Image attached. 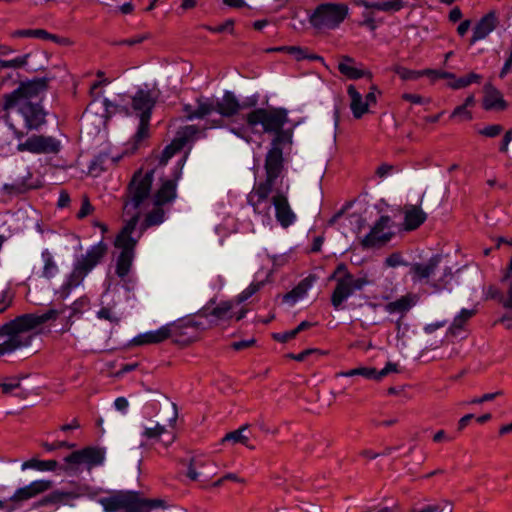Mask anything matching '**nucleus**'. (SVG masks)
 I'll use <instances>...</instances> for the list:
<instances>
[{"mask_svg":"<svg viewBox=\"0 0 512 512\" xmlns=\"http://www.w3.org/2000/svg\"><path fill=\"white\" fill-rule=\"evenodd\" d=\"M288 110L284 107L256 108L244 116L247 126L257 133V126L262 127V133L272 134L273 138L282 137V141L293 143V128H285L290 122Z\"/></svg>","mask_w":512,"mask_h":512,"instance_id":"nucleus-2","label":"nucleus"},{"mask_svg":"<svg viewBox=\"0 0 512 512\" xmlns=\"http://www.w3.org/2000/svg\"><path fill=\"white\" fill-rule=\"evenodd\" d=\"M248 426L244 425L240 428L233 430L229 433H227L224 438L222 439L223 443L225 442H232V443H240L248 447V441L249 438L247 435L244 434V432L247 430Z\"/></svg>","mask_w":512,"mask_h":512,"instance_id":"nucleus-46","label":"nucleus"},{"mask_svg":"<svg viewBox=\"0 0 512 512\" xmlns=\"http://www.w3.org/2000/svg\"><path fill=\"white\" fill-rule=\"evenodd\" d=\"M213 111H215V104H213L209 99L204 101L198 100L196 109H193L190 104H186L184 106V112L186 113L187 119L190 121L203 119L210 115Z\"/></svg>","mask_w":512,"mask_h":512,"instance_id":"nucleus-31","label":"nucleus"},{"mask_svg":"<svg viewBox=\"0 0 512 512\" xmlns=\"http://www.w3.org/2000/svg\"><path fill=\"white\" fill-rule=\"evenodd\" d=\"M75 446H76L75 443H71V442H68V441H65V440H58V441H55L53 443L45 442L43 444V448L47 452H52V451H55V450L61 449V448L73 449Z\"/></svg>","mask_w":512,"mask_h":512,"instance_id":"nucleus-60","label":"nucleus"},{"mask_svg":"<svg viewBox=\"0 0 512 512\" xmlns=\"http://www.w3.org/2000/svg\"><path fill=\"white\" fill-rule=\"evenodd\" d=\"M476 314L475 309L462 308L453 318L452 323L448 328V332L454 336L458 335L459 331L463 330L466 323Z\"/></svg>","mask_w":512,"mask_h":512,"instance_id":"nucleus-34","label":"nucleus"},{"mask_svg":"<svg viewBox=\"0 0 512 512\" xmlns=\"http://www.w3.org/2000/svg\"><path fill=\"white\" fill-rule=\"evenodd\" d=\"M151 120H139L138 128L133 136V143L138 147L149 136V127Z\"/></svg>","mask_w":512,"mask_h":512,"instance_id":"nucleus-48","label":"nucleus"},{"mask_svg":"<svg viewBox=\"0 0 512 512\" xmlns=\"http://www.w3.org/2000/svg\"><path fill=\"white\" fill-rule=\"evenodd\" d=\"M165 221V211L163 210L162 206H155V208L148 212L144 221L141 224V232L145 231L146 229L153 227V226H159Z\"/></svg>","mask_w":512,"mask_h":512,"instance_id":"nucleus-36","label":"nucleus"},{"mask_svg":"<svg viewBox=\"0 0 512 512\" xmlns=\"http://www.w3.org/2000/svg\"><path fill=\"white\" fill-rule=\"evenodd\" d=\"M41 257L44 262L41 277L50 280L58 274L59 268L54 261L53 255L49 252L48 249H44L42 251Z\"/></svg>","mask_w":512,"mask_h":512,"instance_id":"nucleus-37","label":"nucleus"},{"mask_svg":"<svg viewBox=\"0 0 512 512\" xmlns=\"http://www.w3.org/2000/svg\"><path fill=\"white\" fill-rule=\"evenodd\" d=\"M158 100V94L150 89L138 88L130 97L127 104H117L108 98H104L102 105L104 117L112 118L116 113L125 116L135 115L139 120H151L153 109Z\"/></svg>","mask_w":512,"mask_h":512,"instance_id":"nucleus-4","label":"nucleus"},{"mask_svg":"<svg viewBox=\"0 0 512 512\" xmlns=\"http://www.w3.org/2000/svg\"><path fill=\"white\" fill-rule=\"evenodd\" d=\"M502 131L503 127L500 124H492L479 130V134L485 137L494 138L500 135Z\"/></svg>","mask_w":512,"mask_h":512,"instance_id":"nucleus-63","label":"nucleus"},{"mask_svg":"<svg viewBox=\"0 0 512 512\" xmlns=\"http://www.w3.org/2000/svg\"><path fill=\"white\" fill-rule=\"evenodd\" d=\"M89 490L90 487L88 485L77 486L73 491H64L60 489L53 490L49 494H46L39 500L35 501L32 505V509L49 506H54L56 508H59L60 506H69L74 508L76 507L74 501L87 495Z\"/></svg>","mask_w":512,"mask_h":512,"instance_id":"nucleus-12","label":"nucleus"},{"mask_svg":"<svg viewBox=\"0 0 512 512\" xmlns=\"http://www.w3.org/2000/svg\"><path fill=\"white\" fill-rule=\"evenodd\" d=\"M64 314L65 310L62 309V307L51 308L41 315L35 314L36 325L39 327L47 322L55 321L59 317H62V320L64 321Z\"/></svg>","mask_w":512,"mask_h":512,"instance_id":"nucleus-44","label":"nucleus"},{"mask_svg":"<svg viewBox=\"0 0 512 512\" xmlns=\"http://www.w3.org/2000/svg\"><path fill=\"white\" fill-rule=\"evenodd\" d=\"M272 205L275 208V217L283 228H288L296 222L297 216L284 194L277 193L272 199Z\"/></svg>","mask_w":512,"mask_h":512,"instance_id":"nucleus-18","label":"nucleus"},{"mask_svg":"<svg viewBox=\"0 0 512 512\" xmlns=\"http://www.w3.org/2000/svg\"><path fill=\"white\" fill-rule=\"evenodd\" d=\"M337 376L341 377H354V376H362L366 379L378 380L377 369L373 367H358L354 369H350L348 371H342L337 374Z\"/></svg>","mask_w":512,"mask_h":512,"instance_id":"nucleus-41","label":"nucleus"},{"mask_svg":"<svg viewBox=\"0 0 512 512\" xmlns=\"http://www.w3.org/2000/svg\"><path fill=\"white\" fill-rule=\"evenodd\" d=\"M137 242L138 240L135 239L132 234H124L120 232L116 237L115 246L120 248L121 251L135 253Z\"/></svg>","mask_w":512,"mask_h":512,"instance_id":"nucleus-43","label":"nucleus"},{"mask_svg":"<svg viewBox=\"0 0 512 512\" xmlns=\"http://www.w3.org/2000/svg\"><path fill=\"white\" fill-rule=\"evenodd\" d=\"M104 512H151L154 509H165V501L140 497L136 491L119 492L99 499Z\"/></svg>","mask_w":512,"mask_h":512,"instance_id":"nucleus-5","label":"nucleus"},{"mask_svg":"<svg viewBox=\"0 0 512 512\" xmlns=\"http://www.w3.org/2000/svg\"><path fill=\"white\" fill-rule=\"evenodd\" d=\"M199 462L197 460H192L191 463L189 464L188 468H187V477L190 479V480H193V481H196L198 480L201 476H205L206 479H208V477L210 476V474H205L203 472H199L196 470V467L199 466Z\"/></svg>","mask_w":512,"mask_h":512,"instance_id":"nucleus-62","label":"nucleus"},{"mask_svg":"<svg viewBox=\"0 0 512 512\" xmlns=\"http://www.w3.org/2000/svg\"><path fill=\"white\" fill-rule=\"evenodd\" d=\"M353 291L345 276L337 279L336 286L331 295V304L335 310H342L344 302L353 295Z\"/></svg>","mask_w":512,"mask_h":512,"instance_id":"nucleus-27","label":"nucleus"},{"mask_svg":"<svg viewBox=\"0 0 512 512\" xmlns=\"http://www.w3.org/2000/svg\"><path fill=\"white\" fill-rule=\"evenodd\" d=\"M89 305V299L86 296L79 297L70 306L63 305L65 310L63 330L67 331L73 325L75 319L80 318Z\"/></svg>","mask_w":512,"mask_h":512,"instance_id":"nucleus-26","label":"nucleus"},{"mask_svg":"<svg viewBox=\"0 0 512 512\" xmlns=\"http://www.w3.org/2000/svg\"><path fill=\"white\" fill-rule=\"evenodd\" d=\"M135 253L121 251L116 260L115 273L120 279L128 277L133 266Z\"/></svg>","mask_w":512,"mask_h":512,"instance_id":"nucleus-33","label":"nucleus"},{"mask_svg":"<svg viewBox=\"0 0 512 512\" xmlns=\"http://www.w3.org/2000/svg\"><path fill=\"white\" fill-rule=\"evenodd\" d=\"M234 24H235L234 20L230 18V19H227L224 23H222L220 25H217V26L206 25V26H204V28L214 34H220V33H224V32L233 34L234 33Z\"/></svg>","mask_w":512,"mask_h":512,"instance_id":"nucleus-52","label":"nucleus"},{"mask_svg":"<svg viewBox=\"0 0 512 512\" xmlns=\"http://www.w3.org/2000/svg\"><path fill=\"white\" fill-rule=\"evenodd\" d=\"M19 349V342L15 341L14 339H10V337H7L4 342L0 343V356L11 354Z\"/></svg>","mask_w":512,"mask_h":512,"instance_id":"nucleus-56","label":"nucleus"},{"mask_svg":"<svg viewBox=\"0 0 512 512\" xmlns=\"http://www.w3.org/2000/svg\"><path fill=\"white\" fill-rule=\"evenodd\" d=\"M483 108L487 111H503L508 108V102L503 98L501 91L490 82L484 85Z\"/></svg>","mask_w":512,"mask_h":512,"instance_id":"nucleus-23","label":"nucleus"},{"mask_svg":"<svg viewBox=\"0 0 512 512\" xmlns=\"http://www.w3.org/2000/svg\"><path fill=\"white\" fill-rule=\"evenodd\" d=\"M154 173L153 169L148 170L145 173L142 169H138L133 174L132 179L127 186L129 199L125 201L124 211L126 214H130L131 211H133L134 214L126 222L121 233L133 234L135 231L140 220V213L138 212V209L151 195Z\"/></svg>","mask_w":512,"mask_h":512,"instance_id":"nucleus-3","label":"nucleus"},{"mask_svg":"<svg viewBox=\"0 0 512 512\" xmlns=\"http://www.w3.org/2000/svg\"><path fill=\"white\" fill-rule=\"evenodd\" d=\"M347 94L351 99L350 109L354 118L361 119L369 112L368 103L363 100L361 93L357 91L353 84L347 87Z\"/></svg>","mask_w":512,"mask_h":512,"instance_id":"nucleus-30","label":"nucleus"},{"mask_svg":"<svg viewBox=\"0 0 512 512\" xmlns=\"http://www.w3.org/2000/svg\"><path fill=\"white\" fill-rule=\"evenodd\" d=\"M3 110L16 114L22 120V130L27 132H41L48 124L49 111L41 100L21 103L3 101Z\"/></svg>","mask_w":512,"mask_h":512,"instance_id":"nucleus-7","label":"nucleus"},{"mask_svg":"<svg viewBox=\"0 0 512 512\" xmlns=\"http://www.w3.org/2000/svg\"><path fill=\"white\" fill-rule=\"evenodd\" d=\"M498 20L494 11L484 15L473 28V35L469 41L472 46L476 42L485 39L497 26Z\"/></svg>","mask_w":512,"mask_h":512,"instance_id":"nucleus-24","label":"nucleus"},{"mask_svg":"<svg viewBox=\"0 0 512 512\" xmlns=\"http://www.w3.org/2000/svg\"><path fill=\"white\" fill-rule=\"evenodd\" d=\"M385 265L396 268L399 266H409L410 264L402 257L400 252H393L385 259Z\"/></svg>","mask_w":512,"mask_h":512,"instance_id":"nucleus-54","label":"nucleus"},{"mask_svg":"<svg viewBox=\"0 0 512 512\" xmlns=\"http://www.w3.org/2000/svg\"><path fill=\"white\" fill-rule=\"evenodd\" d=\"M349 12L343 3H321L309 15L311 26L317 30H334L345 20Z\"/></svg>","mask_w":512,"mask_h":512,"instance_id":"nucleus-9","label":"nucleus"},{"mask_svg":"<svg viewBox=\"0 0 512 512\" xmlns=\"http://www.w3.org/2000/svg\"><path fill=\"white\" fill-rule=\"evenodd\" d=\"M15 38H38L43 40H50L52 42L62 44L66 39L61 38L55 34H51L44 29H20L12 33Z\"/></svg>","mask_w":512,"mask_h":512,"instance_id":"nucleus-32","label":"nucleus"},{"mask_svg":"<svg viewBox=\"0 0 512 512\" xmlns=\"http://www.w3.org/2000/svg\"><path fill=\"white\" fill-rule=\"evenodd\" d=\"M263 286V282H252L245 288L235 299L236 304L239 305L247 301Z\"/></svg>","mask_w":512,"mask_h":512,"instance_id":"nucleus-49","label":"nucleus"},{"mask_svg":"<svg viewBox=\"0 0 512 512\" xmlns=\"http://www.w3.org/2000/svg\"><path fill=\"white\" fill-rule=\"evenodd\" d=\"M165 431H166V428L163 425H160L159 423H157L154 427H146L144 429L142 435L148 439H157Z\"/></svg>","mask_w":512,"mask_h":512,"instance_id":"nucleus-61","label":"nucleus"},{"mask_svg":"<svg viewBox=\"0 0 512 512\" xmlns=\"http://www.w3.org/2000/svg\"><path fill=\"white\" fill-rule=\"evenodd\" d=\"M405 6L403 0H384L381 1V11L398 12Z\"/></svg>","mask_w":512,"mask_h":512,"instance_id":"nucleus-57","label":"nucleus"},{"mask_svg":"<svg viewBox=\"0 0 512 512\" xmlns=\"http://www.w3.org/2000/svg\"><path fill=\"white\" fill-rule=\"evenodd\" d=\"M316 281L317 276L315 274H309L289 292L283 295L282 302L290 307H293L307 295L308 291L313 287Z\"/></svg>","mask_w":512,"mask_h":512,"instance_id":"nucleus-20","label":"nucleus"},{"mask_svg":"<svg viewBox=\"0 0 512 512\" xmlns=\"http://www.w3.org/2000/svg\"><path fill=\"white\" fill-rule=\"evenodd\" d=\"M50 81L51 78L46 76L21 81L16 89L3 96V101L21 103L22 101L36 102L41 100L43 102L48 92Z\"/></svg>","mask_w":512,"mask_h":512,"instance_id":"nucleus-10","label":"nucleus"},{"mask_svg":"<svg viewBox=\"0 0 512 512\" xmlns=\"http://www.w3.org/2000/svg\"><path fill=\"white\" fill-rule=\"evenodd\" d=\"M34 313H25L0 326V338L10 337L19 342L20 349L31 346L33 336L27 333L36 329Z\"/></svg>","mask_w":512,"mask_h":512,"instance_id":"nucleus-11","label":"nucleus"},{"mask_svg":"<svg viewBox=\"0 0 512 512\" xmlns=\"http://www.w3.org/2000/svg\"><path fill=\"white\" fill-rule=\"evenodd\" d=\"M249 203L253 206V209L256 213H264L265 215H268V211L271 208V204L265 200V202H261L258 198L254 202L253 197L249 199Z\"/></svg>","mask_w":512,"mask_h":512,"instance_id":"nucleus-64","label":"nucleus"},{"mask_svg":"<svg viewBox=\"0 0 512 512\" xmlns=\"http://www.w3.org/2000/svg\"><path fill=\"white\" fill-rule=\"evenodd\" d=\"M482 79H483L482 75L475 73V72H470L469 74H467L465 76H461V77L455 76V78L452 79V82H450L448 85L450 88L458 90V89L466 88L473 83L480 84L482 82Z\"/></svg>","mask_w":512,"mask_h":512,"instance_id":"nucleus-38","label":"nucleus"},{"mask_svg":"<svg viewBox=\"0 0 512 512\" xmlns=\"http://www.w3.org/2000/svg\"><path fill=\"white\" fill-rule=\"evenodd\" d=\"M190 151H191V148H189L187 151H185L183 153V155L177 160L176 164L174 165V167L172 168V171H171V179L170 180H175V183L176 185L178 184V182L181 180L182 178V175H183V168L188 160V157L190 155Z\"/></svg>","mask_w":512,"mask_h":512,"instance_id":"nucleus-47","label":"nucleus"},{"mask_svg":"<svg viewBox=\"0 0 512 512\" xmlns=\"http://www.w3.org/2000/svg\"><path fill=\"white\" fill-rule=\"evenodd\" d=\"M186 330L187 328L183 320L168 323L156 330H150L136 335L131 339L129 345L143 346L148 344H159L169 338H174V341L177 343H187L191 341V336H188L185 339H180L187 335Z\"/></svg>","mask_w":512,"mask_h":512,"instance_id":"nucleus-8","label":"nucleus"},{"mask_svg":"<svg viewBox=\"0 0 512 512\" xmlns=\"http://www.w3.org/2000/svg\"><path fill=\"white\" fill-rule=\"evenodd\" d=\"M83 281L84 280L80 279L79 276L76 275L72 270V272L66 277L61 287L55 292L56 295H58V299L66 300L70 296L72 290L80 286Z\"/></svg>","mask_w":512,"mask_h":512,"instance_id":"nucleus-35","label":"nucleus"},{"mask_svg":"<svg viewBox=\"0 0 512 512\" xmlns=\"http://www.w3.org/2000/svg\"><path fill=\"white\" fill-rule=\"evenodd\" d=\"M287 145H292V143L282 141V137L271 139L270 148L267 151L264 162L265 173L271 178H278L283 171V149Z\"/></svg>","mask_w":512,"mask_h":512,"instance_id":"nucleus-16","label":"nucleus"},{"mask_svg":"<svg viewBox=\"0 0 512 512\" xmlns=\"http://www.w3.org/2000/svg\"><path fill=\"white\" fill-rule=\"evenodd\" d=\"M268 52L287 53L298 62L305 60L306 48L301 46H278L268 49Z\"/></svg>","mask_w":512,"mask_h":512,"instance_id":"nucleus-42","label":"nucleus"},{"mask_svg":"<svg viewBox=\"0 0 512 512\" xmlns=\"http://www.w3.org/2000/svg\"><path fill=\"white\" fill-rule=\"evenodd\" d=\"M260 101V94L258 92H255L254 94L245 97L243 100H240V106L241 110L245 109H256L258 108V104Z\"/></svg>","mask_w":512,"mask_h":512,"instance_id":"nucleus-59","label":"nucleus"},{"mask_svg":"<svg viewBox=\"0 0 512 512\" xmlns=\"http://www.w3.org/2000/svg\"><path fill=\"white\" fill-rule=\"evenodd\" d=\"M423 73L425 76L429 77L432 80L437 79H450L452 80L455 78V74L452 72L444 71V70H438V69H431L427 68L423 70Z\"/></svg>","mask_w":512,"mask_h":512,"instance_id":"nucleus-53","label":"nucleus"},{"mask_svg":"<svg viewBox=\"0 0 512 512\" xmlns=\"http://www.w3.org/2000/svg\"><path fill=\"white\" fill-rule=\"evenodd\" d=\"M395 73L402 79V80H416L419 79L422 76H425L423 73V70L417 71V70H411L403 66H396L395 67Z\"/></svg>","mask_w":512,"mask_h":512,"instance_id":"nucleus-51","label":"nucleus"},{"mask_svg":"<svg viewBox=\"0 0 512 512\" xmlns=\"http://www.w3.org/2000/svg\"><path fill=\"white\" fill-rule=\"evenodd\" d=\"M30 55H31L30 53H26L22 56L16 57L11 60L0 59V69H2V68H14V69L21 68L27 64L28 59L30 58Z\"/></svg>","mask_w":512,"mask_h":512,"instance_id":"nucleus-50","label":"nucleus"},{"mask_svg":"<svg viewBox=\"0 0 512 512\" xmlns=\"http://www.w3.org/2000/svg\"><path fill=\"white\" fill-rule=\"evenodd\" d=\"M107 252L108 245L100 240L98 243L91 245L85 254L76 258L72 270L80 279L84 280L102 262Z\"/></svg>","mask_w":512,"mask_h":512,"instance_id":"nucleus-13","label":"nucleus"},{"mask_svg":"<svg viewBox=\"0 0 512 512\" xmlns=\"http://www.w3.org/2000/svg\"><path fill=\"white\" fill-rule=\"evenodd\" d=\"M393 220L389 215H381L371 227L369 233L361 240L364 249L380 247L388 243L395 235L391 231Z\"/></svg>","mask_w":512,"mask_h":512,"instance_id":"nucleus-14","label":"nucleus"},{"mask_svg":"<svg viewBox=\"0 0 512 512\" xmlns=\"http://www.w3.org/2000/svg\"><path fill=\"white\" fill-rule=\"evenodd\" d=\"M362 17L363 20L360 22V26H363L372 32L378 28L379 23L376 21L372 12L364 11L362 13Z\"/></svg>","mask_w":512,"mask_h":512,"instance_id":"nucleus-58","label":"nucleus"},{"mask_svg":"<svg viewBox=\"0 0 512 512\" xmlns=\"http://www.w3.org/2000/svg\"><path fill=\"white\" fill-rule=\"evenodd\" d=\"M241 110L240 100L235 93L230 90H224L223 96L215 103V111L224 118H230Z\"/></svg>","mask_w":512,"mask_h":512,"instance_id":"nucleus-22","label":"nucleus"},{"mask_svg":"<svg viewBox=\"0 0 512 512\" xmlns=\"http://www.w3.org/2000/svg\"><path fill=\"white\" fill-rule=\"evenodd\" d=\"M356 60L349 56L343 55L338 63L339 72L350 80H358L361 78L372 79L373 75L370 71L357 68Z\"/></svg>","mask_w":512,"mask_h":512,"instance_id":"nucleus-25","label":"nucleus"},{"mask_svg":"<svg viewBox=\"0 0 512 512\" xmlns=\"http://www.w3.org/2000/svg\"><path fill=\"white\" fill-rule=\"evenodd\" d=\"M277 178H271L269 175H266V179L259 183L254 191V196H256L261 202L268 201V197L272 192V189L275 185Z\"/></svg>","mask_w":512,"mask_h":512,"instance_id":"nucleus-40","label":"nucleus"},{"mask_svg":"<svg viewBox=\"0 0 512 512\" xmlns=\"http://www.w3.org/2000/svg\"><path fill=\"white\" fill-rule=\"evenodd\" d=\"M345 278L348 281L353 293L355 291L362 290L366 285L369 284V281L366 277L355 278L351 273H347Z\"/></svg>","mask_w":512,"mask_h":512,"instance_id":"nucleus-55","label":"nucleus"},{"mask_svg":"<svg viewBox=\"0 0 512 512\" xmlns=\"http://www.w3.org/2000/svg\"><path fill=\"white\" fill-rule=\"evenodd\" d=\"M64 464L54 459L40 460L31 458L24 461L21 470L33 469L40 472H63L68 475L77 474L80 466L86 464L88 468L102 465L105 460V450L99 447L89 446L73 451L64 457Z\"/></svg>","mask_w":512,"mask_h":512,"instance_id":"nucleus-1","label":"nucleus"},{"mask_svg":"<svg viewBox=\"0 0 512 512\" xmlns=\"http://www.w3.org/2000/svg\"><path fill=\"white\" fill-rule=\"evenodd\" d=\"M64 314L65 310L62 309V307L51 308L41 315L35 314L36 325L39 327L47 322L55 321L59 317H62V320L64 321Z\"/></svg>","mask_w":512,"mask_h":512,"instance_id":"nucleus-45","label":"nucleus"},{"mask_svg":"<svg viewBox=\"0 0 512 512\" xmlns=\"http://www.w3.org/2000/svg\"><path fill=\"white\" fill-rule=\"evenodd\" d=\"M233 303L231 301H222L217 306L212 308L209 315L202 320H196L194 318L183 319L186 328H192L199 331H204L212 326L216 325L221 320L232 319Z\"/></svg>","mask_w":512,"mask_h":512,"instance_id":"nucleus-15","label":"nucleus"},{"mask_svg":"<svg viewBox=\"0 0 512 512\" xmlns=\"http://www.w3.org/2000/svg\"><path fill=\"white\" fill-rule=\"evenodd\" d=\"M13 137L17 140L16 150L20 153L27 152L33 155H57L62 150V142L52 135L29 132L17 128L13 123H8Z\"/></svg>","mask_w":512,"mask_h":512,"instance_id":"nucleus-6","label":"nucleus"},{"mask_svg":"<svg viewBox=\"0 0 512 512\" xmlns=\"http://www.w3.org/2000/svg\"><path fill=\"white\" fill-rule=\"evenodd\" d=\"M177 197V185L175 180H164L160 188L154 194V206H164L172 203Z\"/></svg>","mask_w":512,"mask_h":512,"instance_id":"nucleus-28","label":"nucleus"},{"mask_svg":"<svg viewBox=\"0 0 512 512\" xmlns=\"http://www.w3.org/2000/svg\"><path fill=\"white\" fill-rule=\"evenodd\" d=\"M53 485L54 482L52 480L37 479L23 487L17 488L8 500L20 504L51 490Z\"/></svg>","mask_w":512,"mask_h":512,"instance_id":"nucleus-17","label":"nucleus"},{"mask_svg":"<svg viewBox=\"0 0 512 512\" xmlns=\"http://www.w3.org/2000/svg\"><path fill=\"white\" fill-rule=\"evenodd\" d=\"M422 201L423 196L420 198V202L418 204L406 205L403 222L405 231H414L427 220V213L421 208Z\"/></svg>","mask_w":512,"mask_h":512,"instance_id":"nucleus-21","label":"nucleus"},{"mask_svg":"<svg viewBox=\"0 0 512 512\" xmlns=\"http://www.w3.org/2000/svg\"><path fill=\"white\" fill-rule=\"evenodd\" d=\"M440 260L441 259L439 255H433L426 264H412L410 270V273L412 274V279L416 282L429 278L439 265Z\"/></svg>","mask_w":512,"mask_h":512,"instance_id":"nucleus-29","label":"nucleus"},{"mask_svg":"<svg viewBox=\"0 0 512 512\" xmlns=\"http://www.w3.org/2000/svg\"><path fill=\"white\" fill-rule=\"evenodd\" d=\"M413 306V303L411 299L408 296H402L401 298L389 302L386 304L385 310L389 314L394 313H406L408 312Z\"/></svg>","mask_w":512,"mask_h":512,"instance_id":"nucleus-39","label":"nucleus"},{"mask_svg":"<svg viewBox=\"0 0 512 512\" xmlns=\"http://www.w3.org/2000/svg\"><path fill=\"white\" fill-rule=\"evenodd\" d=\"M186 132H188L189 134L177 136L168 145L165 146L159 159L160 166L167 165L169 160L174 155L181 152L189 142L190 137H192L197 132V129L195 126H187Z\"/></svg>","mask_w":512,"mask_h":512,"instance_id":"nucleus-19","label":"nucleus"}]
</instances>
